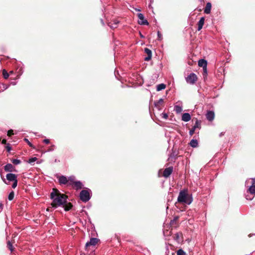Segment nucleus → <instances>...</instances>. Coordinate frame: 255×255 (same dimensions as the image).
I'll use <instances>...</instances> for the list:
<instances>
[{
	"label": "nucleus",
	"mask_w": 255,
	"mask_h": 255,
	"mask_svg": "<svg viewBox=\"0 0 255 255\" xmlns=\"http://www.w3.org/2000/svg\"><path fill=\"white\" fill-rule=\"evenodd\" d=\"M50 198L53 199L51 205L52 207L57 208L66 203L68 196L64 194L61 193L57 189L53 188L50 194Z\"/></svg>",
	"instance_id": "nucleus-1"
},
{
	"label": "nucleus",
	"mask_w": 255,
	"mask_h": 255,
	"mask_svg": "<svg viewBox=\"0 0 255 255\" xmlns=\"http://www.w3.org/2000/svg\"><path fill=\"white\" fill-rule=\"evenodd\" d=\"M177 201L179 203L190 205L192 203L193 199L192 195L188 193V190L184 189L180 191Z\"/></svg>",
	"instance_id": "nucleus-2"
},
{
	"label": "nucleus",
	"mask_w": 255,
	"mask_h": 255,
	"mask_svg": "<svg viewBox=\"0 0 255 255\" xmlns=\"http://www.w3.org/2000/svg\"><path fill=\"white\" fill-rule=\"evenodd\" d=\"M80 198L83 202H86L90 199V193L88 190H83L80 192Z\"/></svg>",
	"instance_id": "nucleus-3"
},
{
	"label": "nucleus",
	"mask_w": 255,
	"mask_h": 255,
	"mask_svg": "<svg viewBox=\"0 0 255 255\" xmlns=\"http://www.w3.org/2000/svg\"><path fill=\"white\" fill-rule=\"evenodd\" d=\"M198 78L197 75L192 73H191L189 75H188L187 77H186V81L187 83L190 84H194L197 81Z\"/></svg>",
	"instance_id": "nucleus-4"
},
{
	"label": "nucleus",
	"mask_w": 255,
	"mask_h": 255,
	"mask_svg": "<svg viewBox=\"0 0 255 255\" xmlns=\"http://www.w3.org/2000/svg\"><path fill=\"white\" fill-rule=\"evenodd\" d=\"M138 18H139L138 23L140 25H148V22L147 20L144 19L143 14L140 13L137 14Z\"/></svg>",
	"instance_id": "nucleus-5"
},
{
	"label": "nucleus",
	"mask_w": 255,
	"mask_h": 255,
	"mask_svg": "<svg viewBox=\"0 0 255 255\" xmlns=\"http://www.w3.org/2000/svg\"><path fill=\"white\" fill-rule=\"evenodd\" d=\"M57 178L58 179L59 183L60 185L64 184L69 186L68 178H67V177L64 175H61L57 176Z\"/></svg>",
	"instance_id": "nucleus-6"
},
{
	"label": "nucleus",
	"mask_w": 255,
	"mask_h": 255,
	"mask_svg": "<svg viewBox=\"0 0 255 255\" xmlns=\"http://www.w3.org/2000/svg\"><path fill=\"white\" fill-rule=\"evenodd\" d=\"M4 170L6 172H16L15 167L10 163H8L4 166Z\"/></svg>",
	"instance_id": "nucleus-7"
},
{
	"label": "nucleus",
	"mask_w": 255,
	"mask_h": 255,
	"mask_svg": "<svg viewBox=\"0 0 255 255\" xmlns=\"http://www.w3.org/2000/svg\"><path fill=\"white\" fill-rule=\"evenodd\" d=\"M173 170V167L172 166L166 168L163 171V176L165 178L168 177L172 173Z\"/></svg>",
	"instance_id": "nucleus-8"
},
{
	"label": "nucleus",
	"mask_w": 255,
	"mask_h": 255,
	"mask_svg": "<svg viewBox=\"0 0 255 255\" xmlns=\"http://www.w3.org/2000/svg\"><path fill=\"white\" fill-rule=\"evenodd\" d=\"M72 186L73 189L78 190L82 189L83 187V183L80 181H76L72 185Z\"/></svg>",
	"instance_id": "nucleus-9"
},
{
	"label": "nucleus",
	"mask_w": 255,
	"mask_h": 255,
	"mask_svg": "<svg viewBox=\"0 0 255 255\" xmlns=\"http://www.w3.org/2000/svg\"><path fill=\"white\" fill-rule=\"evenodd\" d=\"M99 241V239L97 238H92L90 241L86 243V247H88L90 246H95Z\"/></svg>",
	"instance_id": "nucleus-10"
},
{
	"label": "nucleus",
	"mask_w": 255,
	"mask_h": 255,
	"mask_svg": "<svg viewBox=\"0 0 255 255\" xmlns=\"http://www.w3.org/2000/svg\"><path fill=\"white\" fill-rule=\"evenodd\" d=\"M17 175L13 173H8L6 175V178L9 181H14L17 179Z\"/></svg>",
	"instance_id": "nucleus-11"
},
{
	"label": "nucleus",
	"mask_w": 255,
	"mask_h": 255,
	"mask_svg": "<svg viewBox=\"0 0 255 255\" xmlns=\"http://www.w3.org/2000/svg\"><path fill=\"white\" fill-rule=\"evenodd\" d=\"M206 119L209 121H212L215 118V114L214 112L211 111H209L207 112L206 115Z\"/></svg>",
	"instance_id": "nucleus-12"
},
{
	"label": "nucleus",
	"mask_w": 255,
	"mask_h": 255,
	"mask_svg": "<svg viewBox=\"0 0 255 255\" xmlns=\"http://www.w3.org/2000/svg\"><path fill=\"white\" fill-rule=\"evenodd\" d=\"M144 52L147 55V57L144 58V60L146 61L150 60L151 59V57H152L151 51L147 48H144Z\"/></svg>",
	"instance_id": "nucleus-13"
},
{
	"label": "nucleus",
	"mask_w": 255,
	"mask_h": 255,
	"mask_svg": "<svg viewBox=\"0 0 255 255\" xmlns=\"http://www.w3.org/2000/svg\"><path fill=\"white\" fill-rule=\"evenodd\" d=\"M198 66L203 67V70H206V68H207V61L204 59L199 60L198 61Z\"/></svg>",
	"instance_id": "nucleus-14"
},
{
	"label": "nucleus",
	"mask_w": 255,
	"mask_h": 255,
	"mask_svg": "<svg viewBox=\"0 0 255 255\" xmlns=\"http://www.w3.org/2000/svg\"><path fill=\"white\" fill-rule=\"evenodd\" d=\"M248 191L252 195V197H248L247 196V199L251 200L254 196V194H255V186H251L249 189H248Z\"/></svg>",
	"instance_id": "nucleus-15"
},
{
	"label": "nucleus",
	"mask_w": 255,
	"mask_h": 255,
	"mask_svg": "<svg viewBox=\"0 0 255 255\" xmlns=\"http://www.w3.org/2000/svg\"><path fill=\"white\" fill-rule=\"evenodd\" d=\"M205 21V17H202L200 18V20L198 21L197 25H198V30H200L204 24Z\"/></svg>",
	"instance_id": "nucleus-16"
},
{
	"label": "nucleus",
	"mask_w": 255,
	"mask_h": 255,
	"mask_svg": "<svg viewBox=\"0 0 255 255\" xmlns=\"http://www.w3.org/2000/svg\"><path fill=\"white\" fill-rule=\"evenodd\" d=\"M191 120V116L189 113H184L182 116V120L184 122H188Z\"/></svg>",
	"instance_id": "nucleus-17"
},
{
	"label": "nucleus",
	"mask_w": 255,
	"mask_h": 255,
	"mask_svg": "<svg viewBox=\"0 0 255 255\" xmlns=\"http://www.w3.org/2000/svg\"><path fill=\"white\" fill-rule=\"evenodd\" d=\"M163 104V100L162 99H160L158 101L154 102L155 107L157 108L158 110L161 109V106H162Z\"/></svg>",
	"instance_id": "nucleus-18"
},
{
	"label": "nucleus",
	"mask_w": 255,
	"mask_h": 255,
	"mask_svg": "<svg viewBox=\"0 0 255 255\" xmlns=\"http://www.w3.org/2000/svg\"><path fill=\"white\" fill-rule=\"evenodd\" d=\"M212 4L210 2H207L204 9V12L206 14H209L211 12Z\"/></svg>",
	"instance_id": "nucleus-19"
},
{
	"label": "nucleus",
	"mask_w": 255,
	"mask_h": 255,
	"mask_svg": "<svg viewBox=\"0 0 255 255\" xmlns=\"http://www.w3.org/2000/svg\"><path fill=\"white\" fill-rule=\"evenodd\" d=\"M63 205V207L64 208V210L66 211H69L70 209H72V207H73V205L70 202H69V203H65Z\"/></svg>",
	"instance_id": "nucleus-20"
},
{
	"label": "nucleus",
	"mask_w": 255,
	"mask_h": 255,
	"mask_svg": "<svg viewBox=\"0 0 255 255\" xmlns=\"http://www.w3.org/2000/svg\"><path fill=\"white\" fill-rule=\"evenodd\" d=\"M68 185L72 186V185L76 181L75 177L73 176H70L68 178Z\"/></svg>",
	"instance_id": "nucleus-21"
},
{
	"label": "nucleus",
	"mask_w": 255,
	"mask_h": 255,
	"mask_svg": "<svg viewBox=\"0 0 255 255\" xmlns=\"http://www.w3.org/2000/svg\"><path fill=\"white\" fill-rule=\"evenodd\" d=\"M166 88V85L164 84H160L158 85H157V87H156V90L157 91H160L162 90H163L165 88Z\"/></svg>",
	"instance_id": "nucleus-22"
},
{
	"label": "nucleus",
	"mask_w": 255,
	"mask_h": 255,
	"mask_svg": "<svg viewBox=\"0 0 255 255\" xmlns=\"http://www.w3.org/2000/svg\"><path fill=\"white\" fill-rule=\"evenodd\" d=\"M198 143L197 140L194 139H192L190 142V146L193 147H196L198 146Z\"/></svg>",
	"instance_id": "nucleus-23"
},
{
	"label": "nucleus",
	"mask_w": 255,
	"mask_h": 255,
	"mask_svg": "<svg viewBox=\"0 0 255 255\" xmlns=\"http://www.w3.org/2000/svg\"><path fill=\"white\" fill-rule=\"evenodd\" d=\"M7 247L11 252L14 250L12 243L9 241L7 242Z\"/></svg>",
	"instance_id": "nucleus-24"
},
{
	"label": "nucleus",
	"mask_w": 255,
	"mask_h": 255,
	"mask_svg": "<svg viewBox=\"0 0 255 255\" xmlns=\"http://www.w3.org/2000/svg\"><path fill=\"white\" fill-rule=\"evenodd\" d=\"M194 127H195L196 128H201V122L198 121L197 119H195V124L194 126Z\"/></svg>",
	"instance_id": "nucleus-25"
},
{
	"label": "nucleus",
	"mask_w": 255,
	"mask_h": 255,
	"mask_svg": "<svg viewBox=\"0 0 255 255\" xmlns=\"http://www.w3.org/2000/svg\"><path fill=\"white\" fill-rule=\"evenodd\" d=\"M2 75L4 79H6L8 78L9 74L7 73V71L5 69L2 70Z\"/></svg>",
	"instance_id": "nucleus-26"
},
{
	"label": "nucleus",
	"mask_w": 255,
	"mask_h": 255,
	"mask_svg": "<svg viewBox=\"0 0 255 255\" xmlns=\"http://www.w3.org/2000/svg\"><path fill=\"white\" fill-rule=\"evenodd\" d=\"M11 161L12 163L15 165H17L21 163V161L19 159H12L11 160Z\"/></svg>",
	"instance_id": "nucleus-27"
},
{
	"label": "nucleus",
	"mask_w": 255,
	"mask_h": 255,
	"mask_svg": "<svg viewBox=\"0 0 255 255\" xmlns=\"http://www.w3.org/2000/svg\"><path fill=\"white\" fill-rule=\"evenodd\" d=\"M14 196V192L12 191L8 195V199L9 201L13 200Z\"/></svg>",
	"instance_id": "nucleus-28"
},
{
	"label": "nucleus",
	"mask_w": 255,
	"mask_h": 255,
	"mask_svg": "<svg viewBox=\"0 0 255 255\" xmlns=\"http://www.w3.org/2000/svg\"><path fill=\"white\" fill-rule=\"evenodd\" d=\"M177 255H186V253L182 249H179L177 251Z\"/></svg>",
	"instance_id": "nucleus-29"
},
{
	"label": "nucleus",
	"mask_w": 255,
	"mask_h": 255,
	"mask_svg": "<svg viewBox=\"0 0 255 255\" xmlns=\"http://www.w3.org/2000/svg\"><path fill=\"white\" fill-rule=\"evenodd\" d=\"M24 140L32 148H34L33 145L27 138H24Z\"/></svg>",
	"instance_id": "nucleus-30"
},
{
	"label": "nucleus",
	"mask_w": 255,
	"mask_h": 255,
	"mask_svg": "<svg viewBox=\"0 0 255 255\" xmlns=\"http://www.w3.org/2000/svg\"><path fill=\"white\" fill-rule=\"evenodd\" d=\"M36 160H37V158L36 157H32V158H31L29 159L28 162L29 163H32L35 162Z\"/></svg>",
	"instance_id": "nucleus-31"
},
{
	"label": "nucleus",
	"mask_w": 255,
	"mask_h": 255,
	"mask_svg": "<svg viewBox=\"0 0 255 255\" xmlns=\"http://www.w3.org/2000/svg\"><path fill=\"white\" fill-rule=\"evenodd\" d=\"M13 130L12 129H9L7 131V135L8 136H11L12 135H13Z\"/></svg>",
	"instance_id": "nucleus-32"
},
{
	"label": "nucleus",
	"mask_w": 255,
	"mask_h": 255,
	"mask_svg": "<svg viewBox=\"0 0 255 255\" xmlns=\"http://www.w3.org/2000/svg\"><path fill=\"white\" fill-rule=\"evenodd\" d=\"M175 110H176V111L177 112V113H180L182 111V108L180 107V106H175Z\"/></svg>",
	"instance_id": "nucleus-33"
},
{
	"label": "nucleus",
	"mask_w": 255,
	"mask_h": 255,
	"mask_svg": "<svg viewBox=\"0 0 255 255\" xmlns=\"http://www.w3.org/2000/svg\"><path fill=\"white\" fill-rule=\"evenodd\" d=\"M5 148L7 151L9 152L11 150V148L10 147V144L7 143L5 146Z\"/></svg>",
	"instance_id": "nucleus-34"
},
{
	"label": "nucleus",
	"mask_w": 255,
	"mask_h": 255,
	"mask_svg": "<svg viewBox=\"0 0 255 255\" xmlns=\"http://www.w3.org/2000/svg\"><path fill=\"white\" fill-rule=\"evenodd\" d=\"M17 182H18L17 179H16V180L13 181V184L12 185V187L13 188H15L17 186Z\"/></svg>",
	"instance_id": "nucleus-35"
},
{
	"label": "nucleus",
	"mask_w": 255,
	"mask_h": 255,
	"mask_svg": "<svg viewBox=\"0 0 255 255\" xmlns=\"http://www.w3.org/2000/svg\"><path fill=\"white\" fill-rule=\"evenodd\" d=\"M109 26L111 27V28L114 29L117 27V25L116 23H111Z\"/></svg>",
	"instance_id": "nucleus-36"
},
{
	"label": "nucleus",
	"mask_w": 255,
	"mask_h": 255,
	"mask_svg": "<svg viewBox=\"0 0 255 255\" xmlns=\"http://www.w3.org/2000/svg\"><path fill=\"white\" fill-rule=\"evenodd\" d=\"M161 116L164 119H167L168 117V115L166 113H162Z\"/></svg>",
	"instance_id": "nucleus-37"
},
{
	"label": "nucleus",
	"mask_w": 255,
	"mask_h": 255,
	"mask_svg": "<svg viewBox=\"0 0 255 255\" xmlns=\"http://www.w3.org/2000/svg\"><path fill=\"white\" fill-rule=\"evenodd\" d=\"M157 36L158 40H161L162 39V34L159 31L157 32Z\"/></svg>",
	"instance_id": "nucleus-38"
},
{
	"label": "nucleus",
	"mask_w": 255,
	"mask_h": 255,
	"mask_svg": "<svg viewBox=\"0 0 255 255\" xmlns=\"http://www.w3.org/2000/svg\"><path fill=\"white\" fill-rule=\"evenodd\" d=\"M179 238V235L178 233H176L175 234V236H174V239L176 240H178Z\"/></svg>",
	"instance_id": "nucleus-39"
},
{
	"label": "nucleus",
	"mask_w": 255,
	"mask_h": 255,
	"mask_svg": "<svg viewBox=\"0 0 255 255\" xmlns=\"http://www.w3.org/2000/svg\"><path fill=\"white\" fill-rule=\"evenodd\" d=\"M43 141L46 144H49L50 143V140L48 139H44Z\"/></svg>",
	"instance_id": "nucleus-40"
},
{
	"label": "nucleus",
	"mask_w": 255,
	"mask_h": 255,
	"mask_svg": "<svg viewBox=\"0 0 255 255\" xmlns=\"http://www.w3.org/2000/svg\"><path fill=\"white\" fill-rule=\"evenodd\" d=\"M179 219L178 217H175L174 219V220L172 221L171 224L173 225L174 222H175L177 220H178Z\"/></svg>",
	"instance_id": "nucleus-41"
},
{
	"label": "nucleus",
	"mask_w": 255,
	"mask_h": 255,
	"mask_svg": "<svg viewBox=\"0 0 255 255\" xmlns=\"http://www.w3.org/2000/svg\"><path fill=\"white\" fill-rule=\"evenodd\" d=\"M195 131L192 130V129H191L189 131V134L190 135L192 136L194 133Z\"/></svg>",
	"instance_id": "nucleus-42"
},
{
	"label": "nucleus",
	"mask_w": 255,
	"mask_h": 255,
	"mask_svg": "<svg viewBox=\"0 0 255 255\" xmlns=\"http://www.w3.org/2000/svg\"><path fill=\"white\" fill-rule=\"evenodd\" d=\"M252 186H255V178L252 179Z\"/></svg>",
	"instance_id": "nucleus-43"
},
{
	"label": "nucleus",
	"mask_w": 255,
	"mask_h": 255,
	"mask_svg": "<svg viewBox=\"0 0 255 255\" xmlns=\"http://www.w3.org/2000/svg\"><path fill=\"white\" fill-rule=\"evenodd\" d=\"M1 143L3 144H7L6 140L5 139H3L1 141Z\"/></svg>",
	"instance_id": "nucleus-44"
},
{
	"label": "nucleus",
	"mask_w": 255,
	"mask_h": 255,
	"mask_svg": "<svg viewBox=\"0 0 255 255\" xmlns=\"http://www.w3.org/2000/svg\"><path fill=\"white\" fill-rule=\"evenodd\" d=\"M113 22H114L113 23H116L117 26H118V23H119V21L117 20H114Z\"/></svg>",
	"instance_id": "nucleus-45"
},
{
	"label": "nucleus",
	"mask_w": 255,
	"mask_h": 255,
	"mask_svg": "<svg viewBox=\"0 0 255 255\" xmlns=\"http://www.w3.org/2000/svg\"><path fill=\"white\" fill-rule=\"evenodd\" d=\"M3 205L0 202V208L1 209L2 208Z\"/></svg>",
	"instance_id": "nucleus-46"
},
{
	"label": "nucleus",
	"mask_w": 255,
	"mask_h": 255,
	"mask_svg": "<svg viewBox=\"0 0 255 255\" xmlns=\"http://www.w3.org/2000/svg\"><path fill=\"white\" fill-rule=\"evenodd\" d=\"M204 73L207 74V68H206V70H203Z\"/></svg>",
	"instance_id": "nucleus-47"
},
{
	"label": "nucleus",
	"mask_w": 255,
	"mask_h": 255,
	"mask_svg": "<svg viewBox=\"0 0 255 255\" xmlns=\"http://www.w3.org/2000/svg\"><path fill=\"white\" fill-rule=\"evenodd\" d=\"M192 129L193 130L195 131V130L196 129V128L193 126V127L192 128Z\"/></svg>",
	"instance_id": "nucleus-48"
},
{
	"label": "nucleus",
	"mask_w": 255,
	"mask_h": 255,
	"mask_svg": "<svg viewBox=\"0 0 255 255\" xmlns=\"http://www.w3.org/2000/svg\"><path fill=\"white\" fill-rule=\"evenodd\" d=\"M13 73V71H10L9 72V74H12Z\"/></svg>",
	"instance_id": "nucleus-49"
},
{
	"label": "nucleus",
	"mask_w": 255,
	"mask_h": 255,
	"mask_svg": "<svg viewBox=\"0 0 255 255\" xmlns=\"http://www.w3.org/2000/svg\"><path fill=\"white\" fill-rule=\"evenodd\" d=\"M49 208H48L47 209V211H49Z\"/></svg>",
	"instance_id": "nucleus-50"
},
{
	"label": "nucleus",
	"mask_w": 255,
	"mask_h": 255,
	"mask_svg": "<svg viewBox=\"0 0 255 255\" xmlns=\"http://www.w3.org/2000/svg\"><path fill=\"white\" fill-rule=\"evenodd\" d=\"M201 1H204V0H201Z\"/></svg>",
	"instance_id": "nucleus-51"
}]
</instances>
